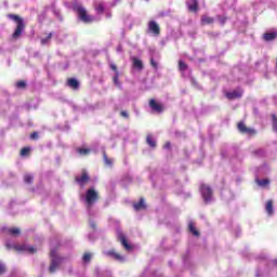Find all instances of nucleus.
<instances>
[{
  "mask_svg": "<svg viewBox=\"0 0 277 277\" xmlns=\"http://www.w3.org/2000/svg\"><path fill=\"white\" fill-rule=\"evenodd\" d=\"M8 18L16 23V28L12 34V38L13 40H18V38L23 36V31H25V21L16 14H8Z\"/></svg>",
  "mask_w": 277,
  "mask_h": 277,
  "instance_id": "obj_1",
  "label": "nucleus"
},
{
  "mask_svg": "<svg viewBox=\"0 0 277 277\" xmlns=\"http://www.w3.org/2000/svg\"><path fill=\"white\" fill-rule=\"evenodd\" d=\"M74 12H76L79 21L81 23H84L85 25H90V23H94V16L88 14V10L84 9L81 4H75L74 5Z\"/></svg>",
  "mask_w": 277,
  "mask_h": 277,
  "instance_id": "obj_2",
  "label": "nucleus"
},
{
  "mask_svg": "<svg viewBox=\"0 0 277 277\" xmlns=\"http://www.w3.org/2000/svg\"><path fill=\"white\" fill-rule=\"evenodd\" d=\"M84 202L87 209H92L94 203L98 202V192H96L94 188H89L84 196Z\"/></svg>",
  "mask_w": 277,
  "mask_h": 277,
  "instance_id": "obj_3",
  "label": "nucleus"
},
{
  "mask_svg": "<svg viewBox=\"0 0 277 277\" xmlns=\"http://www.w3.org/2000/svg\"><path fill=\"white\" fill-rule=\"evenodd\" d=\"M200 193L205 200V202H211V199L213 198V189L209 187L207 184L200 185Z\"/></svg>",
  "mask_w": 277,
  "mask_h": 277,
  "instance_id": "obj_4",
  "label": "nucleus"
},
{
  "mask_svg": "<svg viewBox=\"0 0 277 277\" xmlns=\"http://www.w3.org/2000/svg\"><path fill=\"white\" fill-rule=\"evenodd\" d=\"M149 107L151 111H155L156 114H163V111L166 110V106H163L161 102H157V100L155 98L149 100Z\"/></svg>",
  "mask_w": 277,
  "mask_h": 277,
  "instance_id": "obj_5",
  "label": "nucleus"
},
{
  "mask_svg": "<svg viewBox=\"0 0 277 277\" xmlns=\"http://www.w3.org/2000/svg\"><path fill=\"white\" fill-rule=\"evenodd\" d=\"M50 256L52 260H51V264L49 267V272H50V274H55V271L57 269V267H60L61 260L55 254V251H51Z\"/></svg>",
  "mask_w": 277,
  "mask_h": 277,
  "instance_id": "obj_6",
  "label": "nucleus"
},
{
  "mask_svg": "<svg viewBox=\"0 0 277 277\" xmlns=\"http://www.w3.org/2000/svg\"><path fill=\"white\" fill-rule=\"evenodd\" d=\"M237 129L239 133H242L243 135H256V130L247 127L246 123H243V121L238 122Z\"/></svg>",
  "mask_w": 277,
  "mask_h": 277,
  "instance_id": "obj_7",
  "label": "nucleus"
},
{
  "mask_svg": "<svg viewBox=\"0 0 277 277\" xmlns=\"http://www.w3.org/2000/svg\"><path fill=\"white\" fill-rule=\"evenodd\" d=\"M75 181L81 188H83L90 183V175L88 174V172L83 171L81 175H77L75 177Z\"/></svg>",
  "mask_w": 277,
  "mask_h": 277,
  "instance_id": "obj_8",
  "label": "nucleus"
},
{
  "mask_svg": "<svg viewBox=\"0 0 277 277\" xmlns=\"http://www.w3.org/2000/svg\"><path fill=\"white\" fill-rule=\"evenodd\" d=\"M226 98L228 101H235V98H241L243 96V90L237 89L230 92L225 93Z\"/></svg>",
  "mask_w": 277,
  "mask_h": 277,
  "instance_id": "obj_9",
  "label": "nucleus"
},
{
  "mask_svg": "<svg viewBox=\"0 0 277 277\" xmlns=\"http://www.w3.org/2000/svg\"><path fill=\"white\" fill-rule=\"evenodd\" d=\"M148 31L150 34H154V36H159L161 34V28L159 27V24L155 21H149L148 23Z\"/></svg>",
  "mask_w": 277,
  "mask_h": 277,
  "instance_id": "obj_10",
  "label": "nucleus"
},
{
  "mask_svg": "<svg viewBox=\"0 0 277 277\" xmlns=\"http://www.w3.org/2000/svg\"><path fill=\"white\" fill-rule=\"evenodd\" d=\"M215 23V18L209 16V15H201L200 24L202 26L205 25H213Z\"/></svg>",
  "mask_w": 277,
  "mask_h": 277,
  "instance_id": "obj_11",
  "label": "nucleus"
},
{
  "mask_svg": "<svg viewBox=\"0 0 277 277\" xmlns=\"http://www.w3.org/2000/svg\"><path fill=\"white\" fill-rule=\"evenodd\" d=\"M118 238L121 245L123 246V248H126L127 250H131L132 247L131 245H129V241L127 240V236H124V234L119 233Z\"/></svg>",
  "mask_w": 277,
  "mask_h": 277,
  "instance_id": "obj_12",
  "label": "nucleus"
},
{
  "mask_svg": "<svg viewBox=\"0 0 277 277\" xmlns=\"http://www.w3.org/2000/svg\"><path fill=\"white\" fill-rule=\"evenodd\" d=\"M106 254L107 256H111L113 259H115V261H120V262L124 261V258L120 253L116 252L115 250L107 251Z\"/></svg>",
  "mask_w": 277,
  "mask_h": 277,
  "instance_id": "obj_13",
  "label": "nucleus"
},
{
  "mask_svg": "<svg viewBox=\"0 0 277 277\" xmlns=\"http://www.w3.org/2000/svg\"><path fill=\"white\" fill-rule=\"evenodd\" d=\"M187 9L188 12H198V0H190V2H187Z\"/></svg>",
  "mask_w": 277,
  "mask_h": 277,
  "instance_id": "obj_14",
  "label": "nucleus"
},
{
  "mask_svg": "<svg viewBox=\"0 0 277 277\" xmlns=\"http://www.w3.org/2000/svg\"><path fill=\"white\" fill-rule=\"evenodd\" d=\"M265 211H266L267 215H269V216L274 215V201L273 200L266 201Z\"/></svg>",
  "mask_w": 277,
  "mask_h": 277,
  "instance_id": "obj_15",
  "label": "nucleus"
},
{
  "mask_svg": "<svg viewBox=\"0 0 277 277\" xmlns=\"http://www.w3.org/2000/svg\"><path fill=\"white\" fill-rule=\"evenodd\" d=\"M277 38V32H266L263 35V40L265 42H272L273 40H276Z\"/></svg>",
  "mask_w": 277,
  "mask_h": 277,
  "instance_id": "obj_16",
  "label": "nucleus"
},
{
  "mask_svg": "<svg viewBox=\"0 0 277 277\" xmlns=\"http://www.w3.org/2000/svg\"><path fill=\"white\" fill-rule=\"evenodd\" d=\"M67 85H69V88H72V90H79V81L75 78H69L67 80Z\"/></svg>",
  "mask_w": 277,
  "mask_h": 277,
  "instance_id": "obj_17",
  "label": "nucleus"
},
{
  "mask_svg": "<svg viewBox=\"0 0 277 277\" xmlns=\"http://www.w3.org/2000/svg\"><path fill=\"white\" fill-rule=\"evenodd\" d=\"M135 211H142V209H146V203L144 198H141L138 202L133 205Z\"/></svg>",
  "mask_w": 277,
  "mask_h": 277,
  "instance_id": "obj_18",
  "label": "nucleus"
},
{
  "mask_svg": "<svg viewBox=\"0 0 277 277\" xmlns=\"http://www.w3.org/2000/svg\"><path fill=\"white\" fill-rule=\"evenodd\" d=\"M188 230L192 233L195 237H200V232L196 229V225H194V222L188 223Z\"/></svg>",
  "mask_w": 277,
  "mask_h": 277,
  "instance_id": "obj_19",
  "label": "nucleus"
},
{
  "mask_svg": "<svg viewBox=\"0 0 277 277\" xmlns=\"http://www.w3.org/2000/svg\"><path fill=\"white\" fill-rule=\"evenodd\" d=\"M132 62H133L134 68H137L138 70L144 69V63H142L141 60L134 57V58H132Z\"/></svg>",
  "mask_w": 277,
  "mask_h": 277,
  "instance_id": "obj_20",
  "label": "nucleus"
},
{
  "mask_svg": "<svg viewBox=\"0 0 277 277\" xmlns=\"http://www.w3.org/2000/svg\"><path fill=\"white\" fill-rule=\"evenodd\" d=\"M113 83L114 85H116L117 88H122V84L120 83V72H117L114 75L113 77Z\"/></svg>",
  "mask_w": 277,
  "mask_h": 277,
  "instance_id": "obj_21",
  "label": "nucleus"
},
{
  "mask_svg": "<svg viewBox=\"0 0 277 277\" xmlns=\"http://www.w3.org/2000/svg\"><path fill=\"white\" fill-rule=\"evenodd\" d=\"M9 235H12V237H18L21 235V228L18 227H11L8 229Z\"/></svg>",
  "mask_w": 277,
  "mask_h": 277,
  "instance_id": "obj_22",
  "label": "nucleus"
},
{
  "mask_svg": "<svg viewBox=\"0 0 277 277\" xmlns=\"http://www.w3.org/2000/svg\"><path fill=\"white\" fill-rule=\"evenodd\" d=\"M13 250H15V252H25L27 245H13Z\"/></svg>",
  "mask_w": 277,
  "mask_h": 277,
  "instance_id": "obj_23",
  "label": "nucleus"
},
{
  "mask_svg": "<svg viewBox=\"0 0 277 277\" xmlns=\"http://www.w3.org/2000/svg\"><path fill=\"white\" fill-rule=\"evenodd\" d=\"M146 142H147L148 146H150L151 148L157 147V142L155 140H153L151 135H147Z\"/></svg>",
  "mask_w": 277,
  "mask_h": 277,
  "instance_id": "obj_24",
  "label": "nucleus"
},
{
  "mask_svg": "<svg viewBox=\"0 0 277 277\" xmlns=\"http://www.w3.org/2000/svg\"><path fill=\"white\" fill-rule=\"evenodd\" d=\"M76 150H77V153H79L82 157H85V156L90 155V153H91V149H90V148H81V147H79V148H77Z\"/></svg>",
  "mask_w": 277,
  "mask_h": 277,
  "instance_id": "obj_25",
  "label": "nucleus"
},
{
  "mask_svg": "<svg viewBox=\"0 0 277 277\" xmlns=\"http://www.w3.org/2000/svg\"><path fill=\"white\" fill-rule=\"evenodd\" d=\"M103 159L106 166H114V160L107 156L106 151H103Z\"/></svg>",
  "mask_w": 277,
  "mask_h": 277,
  "instance_id": "obj_26",
  "label": "nucleus"
},
{
  "mask_svg": "<svg viewBox=\"0 0 277 277\" xmlns=\"http://www.w3.org/2000/svg\"><path fill=\"white\" fill-rule=\"evenodd\" d=\"M29 153H31V148L23 147L19 151L21 157H28Z\"/></svg>",
  "mask_w": 277,
  "mask_h": 277,
  "instance_id": "obj_27",
  "label": "nucleus"
},
{
  "mask_svg": "<svg viewBox=\"0 0 277 277\" xmlns=\"http://www.w3.org/2000/svg\"><path fill=\"white\" fill-rule=\"evenodd\" d=\"M24 182H25L27 185H31V183H34V175H31V174H25V175H24Z\"/></svg>",
  "mask_w": 277,
  "mask_h": 277,
  "instance_id": "obj_28",
  "label": "nucleus"
},
{
  "mask_svg": "<svg viewBox=\"0 0 277 277\" xmlns=\"http://www.w3.org/2000/svg\"><path fill=\"white\" fill-rule=\"evenodd\" d=\"M95 11L97 14H103V12H105V6L103 5V3L100 2L98 4H96Z\"/></svg>",
  "mask_w": 277,
  "mask_h": 277,
  "instance_id": "obj_29",
  "label": "nucleus"
},
{
  "mask_svg": "<svg viewBox=\"0 0 277 277\" xmlns=\"http://www.w3.org/2000/svg\"><path fill=\"white\" fill-rule=\"evenodd\" d=\"M16 88L19 90H25V88H27V82H25V80H19L16 82Z\"/></svg>",
  "mask_w": 277,
  "mask_h": 277,
  "instance_id": "obj_30",
  "label": "nucleus"
},
{
  "mask_svg": "<svg viewBox=\"0 0 277 277\" xmlns=\"http://www.w3.org/2000/svg\"><path fill=\"white\" fill-rule=\"evenodd\" d=\"M51 38H53V32H50L47 38L41 39V44H49V41L51 40Z\"/></svg>",
  "mask_w": 277,
  "mask_h": 277,
  "instance_id": "obj_31",
  "label": "nucleus"
},
{
  "mask_svg": "<svg viewBox=\"0 0 277 277\" xmlns=\"http://www.w3.org/2000/svg\"><path fill=\"white\" fill-rule=\"evenodd\" d=\"M83 263H90L92 261V253H84L82 256Z\"/></svg>",
  "mask_w": 277,
  "mask_h": 277,
  "instance_id": "obj_32",
  "label": "nucleus"
},
{
  "mask_svg": "<svg viewBox=\"0 0 277 277\" xmlns=\"http://www.w3.org/2000/svg\"><path fill=\"white\" fill-rule=\"evenodd\" d=\"M179 68L182 72H185V70L187 69V64L183 61H179Z\"/></svg>",
  "mask_w": 277,
  "mask_h": 277,
  "instance_id": "obj_33",
  "label": "nucleus"
},
{
  "mask_svg": "<svg viewBox=\"0 0 277 277\" xmlns=\"http://www.w3.org/2000/svg\"><path fill=\"white\" fill-rule=\"evenodd\" d=\"M25 252H28V254H36L37 250H36V248L32 247V246H30V247H29V246H26Z\"/></svg>",
  "mask_w": 277,
  "mask_h": 277,
  "instance_id": "obj_34",
  "label": "nucleus"
},
{
  "mask_svg": "<svg viewBox=\"0 0 277 277\" xmlns=\"http://www.w3.org/2000/svg\"><path fill=\"white\" fill-rule=\"evenodd\" d=\"M268 183H269V180H267V179L258 180V185H260L261 187L267 186Z\"/></svg>",
  "mask_w": 277,
  "mask_h": 277,
  "instance_id": "obj_35",
  "label": "nucleus"
},
{
  "mask_svg": "<svg viewBox=\"0 0 277 277\" xmlns=\"http://www.w3.org/2000/svg\"><path fill=\"white\" fill-rule=\"evenodd\" d=\"M272 120H273V131H276V133H277V117H276V115H272Z\"/></svg>",
  "mask_w": 277,
  "mask_h": 277,
  "instance_id": "obj_36",
  "label": "nucleus"
},
{
  "mask_svg": "<svg viewBox=\"0 0 277 277\" xmlns=\"http://www.w3.org/2000/svg\"><path fill=\"white\" fill-rule=\"evenodd\" d=\"M216 18H217L219 23H221L222 25H226V21H227L226 17H224L222 15H217Z\"/></svg>",
  "mask_w": 277,
  "mask_h": 277,
  "instance_id": "obj_37",
  "label": "nucleus"
},
{
  "mask_svg": "<svg viewBox=\"0 0 277 277\" xmlns=\"http://www.w3.org/2000/svg\"><path fill=\"white\" fill-rule=\"evenodd\" d=\"M5 272H6L5 264L0 262V276H3Z\"/></svg>",
  "mask_w": 277,
  "mask_h": 277,
  "instance_id": "obj_38",
  "label": "nucleus"
},
{
  "mask_svg": "<svg viewBox=\"0 0 277 277\" xmlns=\"http://www.w3.org/2000/svg\"><path fill=\"white\" fill-rule=\"evenodd\" d=\"M109 66H110V70L115 71V75H117V72H120L118 71V66H116V64L111 63Z\"/></svg>",
  "mask_w": 277,
  "mask_h": 277,
  "instance_id": "obj_39",
  "label": "nucleus"
},
{
  "mask_svg": "<svg viewBox=\"0 0 277 277\" xmlns=\"http://www.w3.org/2000/svg\"><path fill=\"white\" fill-rule=\"evenodd\" d=\"M150 66H153V68H158L157 62H155V58H150Z\"/></svg>",
  "mask_w": 277,
  "mask_h": 277,
  "instance_id": "obj_40",
  "label": "nucleus"
},
{
  "mask_svg": "<svg viewBox=\"0 0 277 277\" xmlns=\"http://www.w3.org/2000/svg\"><path fill=\"white\" fill-rule=\"evenodd\" d=\"M5 248H6V250H14V245L6 242Z\"/></svg>",
  "mask_w": 277,
  "mask_h": 277,
  "instance_id": "obj_41",
  "label": "nucleus"
},
{
  "mask_svg": "<svg viewBox=\"0 0 277 277\" xmlns=\"http://www.w3.org/2000/svg\"><path fill=\"white\" fill-rule=\"evenodd\" d=\"M30 140H38V132H32L30 134Z\"/></svg>",
  "mask_w": 277,
  "mask_h": 277,
  "instance_id": "obj_42",
  "label": "nucleus"
},
{
  "mask_svg": "<svg viewBox=\"0 0 277 277\" xmlns=\"http://www.w3.org/2000/svg\"><path fill=\"white\" fill-rule=\"evenodd\" d=\"M254 155L263 156V155H265V151L263 149H259V150L254 151Z\"/></svg>",
  "mask_w": 277,
  "mask_h": 277,
  "instance_id": "obj_43",
  "label": "nucleus"
},
{
  "mask_svg": "<svg viewBox=\"0 0 277 277\" xmlns=\"http://www.w3.org/2000/svg\"><path fill=\"white\" fill-rule=\"evenodd\" d=\"M120 116H122V118H129V113H127V110H123L120 113Z\"/></svg>",
  "mask_w": 277,
  "mask_h": 277,
  "instance_id": "obj_44",
  "label": "nucleus"
},
{
  "mask_svg": "<svg viewBox=\"0 0 277 277\" xmlns=\"http://www.w3.org/2000/svg\"><path fill=\"white\" fill-rule=\"evenodd\" d=\"M171 144H170V142H167L166 144H164V146H163V148H166V149H170L171 148Z\"/></svg>",
  "mask_w": 277,
  "mask_h": 277,
  "instance_id": "obj_45",
  "label": "nucleus"
},
{
  "mask_svg": "<svg viewBox=\"0 0 277 277\" xmlns=\"http://www.w3.org/2000/svg\"><path fill=\"white\" fill-rule=\"evenodd\" d=\"M275 265L277 266V259L274 261Z\"/></svg>",
  "mask_w": 277,
  "mask_h": 277,
  "instance_id": "obj_46",
  "label": "nucleus"
}]
</instances>
